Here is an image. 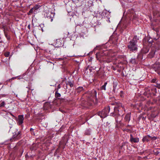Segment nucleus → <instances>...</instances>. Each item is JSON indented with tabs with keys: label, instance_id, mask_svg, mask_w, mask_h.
<instances>
[{
	"label": "nucleus",
	"instance_id": "1",
	"mask_svg": "<svg viewBox=\"0 0 160 160\" xmlns=\"http://www.w3.org/2000/svg\"><path fill=\"white\" fill-rule=\"evenodd\" d=\"M138 39L137 36H135L133 39L130 41L128 47L130 51H136L138 50V46L136 44Z\"/></svg>",
	"mask_w": 160,
	"mask_h": 160
},
{
	"label": "nucleus",
	"instance_id": "2",
	"mask_svg": "<svg viewBox=\"0 0 160 160\" xmlns=\"http://www.w3.org/2000/svg\"><path fill=\"white\" fill-rule=\"evenodd\" d=\"M110 110V107L108 106L107 107L105 108L104 109L102 110L101 111L98 112V115L101 118H102L106 117L109 112Z\"/></svg>",
	"mask_w": 160,
	"mask_h": 160
},
{
	"label": "nucleus",
	"instance_id": "3",
	"mask_svg": "<svg viewBox=\"0 0 160 160\" xmlns=\"http://www.w3.org/2000/svg\"><path fill=\"white\" fill-rule=\"evenodd\" d=\"M21 138V132H18L17 133H13L12 137L11 138V141L12 142L17 141Z\"/></svg>",
	"mask_w": 160,
	"mask_h": 160
},
{
	"label": "nucleus",
	"instance_id": "4",
	"mask_svg": "<svg viewBox=\"0 0 160 160\" xmlns=\"http://www.w3.org/2000/svg\"><path fill=\"white\" fill-rule=\"evenodd\" d=\"M40 7V6L38 5H36L32 8L31 9L28 13V15H31V14L33 13L36 14L37 13L38 9Z\"/></svg>",
	"mask_w": 160,
	"mask_h": 160
},
{
	"label": "nucleus",
	"instance_id": "5",
	"mask_svg": "<svg viewBox=\"0 0 160 160\" xmlns=\"http://www.w3.org/2000/svg\"><path fill=\"white\" fill-rule=\"evenodd\" d=\"M130 141L132 142H139V139L138 138H133L132 135V134H130Z\"/></svg>",
	"mask_w": 160,
	"mask_h": 160
},
{
	"label": "nucleus",
	"instance_id": "6",
	"mask_svg": "<svg viewBox=\"0 0 160 160\" xmlns=\"http://www.w3.org/2000/svg\"><path fill=\"white\" fill-rule=\"evenodd\" d=\"M24 119L23 115H19L18 116V123L19 125H21L22 124Z\"/></svg>",
	"mask_w": 160,
	"mask_h": 160
},
{
	"label": "nucleus",
	"instance_id": "7",
	"mask_svg": "<svg viewBox=\"0 0 160 160\" xmlns=\"http://www.w3.org/2000/svg\"><path fill=\"white\" fill-rule=\"evenodd\" d=\"M151 138L152 139H153V138L154 139H156V137H151L149 135H148L147 136H146L143 138L142 139V141L143 142H144L145 141L148 142L149 141V138Z\"/></svg>",
	"mask_w": 160,
	"mask_h": 160
},
{
	"label": "nucleus",
	"instance_id": "8",
	"mask_svg": "<svg viewBox=\"0 0 160 160\" xmlns=\"http://www.w3.org/2000/svg\"><path fill=\"white\" fill-rule=\"evenodd\" d=\"M124 119L126 121L129 122L130 120V114L129 113L127 114L125 116Z\"/></svg>",
	"mask_w": 160,
	"mask_h": 160
},
{
	"label": "nucleus",
	"instance_id": "9",
	"mask_svg": "<svg viewBox=\"0 0 160 160\" xmlns=\"http://www.w3.org/2000/svg\"><path fill=\"white\" fill-rule=\"evenodd\" d=\"M44 108L46 109H48L50 108V104L48 102H45L44 105Z\"/></svg>",
	"mask_w": 160,
	"mask_h": 160
},
{
	"label": "nucleus",
	"instance_id": "10",
	"mask_svg": "<svg viewBox=\"0 0 160 160\" xmlns=\"http://www.w3.org/2000/svg\"><path fill=\"white\" fill-rule=\"evenodd\" d=\"M155 53V51L154 50H153L149 53L148 57L150 58H152L154 56Z\"/></svg>",
	"mask_w": 160,
	"mask_h": 160
},
{
	"label": "nucleus",
	"instance_id": "11",
	"mask_svg": "<svg viewBox=\"0 0 160 160\" xmlns=\"http://www.w3.org/2000/svg\"><path fill=\"white\" fill-rule=\"evenodd\" d=\"M61 94L60 93H58V91H56L55 93V97L58 99H60V97H61Z\"/></svg>",
	"mask_w": 160,
	"mask_h": 160
},
{
	"label": "nucleus",
	"instance_id": "12",
	"mask_svg": "<svg viewBox=\"0 0 160 160\" xmlns=\"http://www.w3.org/2000/svg\"><path fill=\"white\" fill-rule=\"evenodd\" d=\"M107 13H108V11L106 10H104L102 11L101 15L104 17H107L106 15Z\"/></svg>",
	"mask_w": 160,
	"mask_h": 160
},
{
	"label": "nucleus",
	"instance_id": "13",
	"mask_svg": "<svg viewBox=\"0 0 160 160\" xmlns=\"http://www.w3.org/2000/svg\"><path fill=\"white\" fill-rule=\"evenodd\" d=\"M91 130L90 129H87L85 132L86 135H89L90 134Z\"/></svg>",
	"mask_w": 160,
	"mask_h": 160
},
{
	"label": "nucleus",
	"instance_id": "14",
	"mask_svg": "<svg viewBox=\"0 0 160 160\" xmlns=\"http://www.w3.org/2000/svg\"><path fill=\"white\" fill-rule=\"evenodd\" d=\"M107 84V82H105L104 83V84L103 85H102L101 87V90H106V87Z\"/></svg>",
	"mask_w": 160,
	"mask_h": 160
},
{
	"label": "nucleus",
	"instance_id": "15",
	"mask_svg": "<svg viewBox=\"0 0 160 160\" xmlns=\"http://www.w3.org/2000/svg\"><path fill=\"white\" fill-rule=\"evenodd\" d=\"M92 93L93 94V98H96L97 92L96 91L93 90L92 91Z\"/></svg>",
	"mask_w": 160,
	"mask_h": 160
},
{
	"label": "nucleus",
	"instance_id": "16",
	"mask_svg": "<svg viewBox=\"0 0 160 160\" xmlns=\"http://www.w3.org/2000/svg\"><path fill=\"white\" fill-rule=\"evenodd\" d=\"M155 71L157 72V73L160 75V65L158 67V68L155 69Z\"/></svg>",
	"mask_w": 160,
	"mask_h": 160
},
{
	"label": "nucleus",
	"instance_id": "17",
	"mask_svg": "<svg viewBox=\"0 0 160 160\" xmlns=\"http://www.w3.org/2000/svg\"><path fill=\"white\" fill-rule=\"evenodd\" d=\"M5 105V102L4 101L0 102V107H4Z\"/></svg>",
	"mask_w": 160,
	"mask_h": 160
},
{
	"label": "nucleus",
	"instance_id": "18",
	"mask_svg": "<svg viewBox=\"0 0 160 160\" xmlns=\"http://www.w3.org/2000/svg\"><path fill=\"white\" fill-rule=\"evenodd\" d=\"M154 154L156 155H158V154L160 152L159 151H158V150L157 149H155L153 151Z\"/></svg>",
	"mask_w": 160,
	"mask_h": 160
},
{
	"label": "nucleus",
	"instance_id": "19",
	"mask_svg": "<svg viewBox=\"0 0 160 160\" xmlns=\"http://www.w3.org/2000/svg\"><path fill=\"white\" fill-rule=\"evenodd\" d=\"M83 88L82 87H79L78 88V92H80L82 91L83 90Z\"/></svg>",
	"mask_w": 160,
	"mask_h": 160
},
{
	"label": "nucleus",
	"instance_id": "20",
	"mask_svg": "<svg viewBox=\"0 0 160 160\" xmlns=\"http://www.w3.org/2000/svg\"><path fill=\"white\" fill-rule=\"evenodd\" d=\"M68 84L71 87H72L73 86V83L71 82H68Z\"/></svg>",
	"mask_w": 160,
	"mask_h": 160
},
{
	"label": "nucleus",
	"instance_id": "21",
	"mask_svg": "<svg viewBox=\"0 0 160 160\" xmlns=\"http://www.w3.org/2000/svg\"><path fill=\"white\" fill-rule=\"evenodd\" d=\"M9 52H7L5 53V55L6 57H8L9 55Z\"/></svg>",
	"mask_w": 160,
	"mask_h": 160
},
{
	"label": "nucleus",
	"instance_id": "22",
	"mask_svg": "<svg viewBox=\"0 0 160 160\" xmlns=\"http://www.w3.org/2000/svg\"><path fill=\"white\" fill-rule=\"evenodd\" d=\"M156 81H157L156 79V78H154L152 80L151 82L153 83H155V82H156Z\"/></svg>",
	"mask_w": 160,
	"mask_h": 160
},
{
	"label": "nucleus",
	"instance_id": "23",
	"mask_svg": "<svg viewBox=\"0 0 160 160\" xmlns=\"http://www.w3.org/2000/svg\"><path fill=\"white\" fill-rule=\"evenodd\" d=\"M115 120L117 123H118V122H119L121 121L120 120L118 121V119L116 118V117H115Z\"/></svg>",
	"mask_w": 160,
	"mask_h": 160
},
{
	"label": "nucleus",
	"instance_id": "24",
	"mask_svg": "<svg viewBox=\"0 0 160 160\" xmlns=\"http://www.w3.org/2000/svg\"><path fill=\"white\" fill-rule=\"evenodd\" d=\"M17 78V77H12V78H11V79H12V80H13V79H16V78Z\"/></svg>",
	"mask_w": 160,
	"mask_h": 160
},
{
	"label": "nucleus",
	"instance_id": "25",
	"mask_svg": "<svg viewBox=\"0 0 160 160\" xmlns=\"http://www.w3.org/2000/svg\"><path fill=\"white\" fill-rule=\"evenodd\" d=\"M28 28L29 29H30V25H28Z\"/></svg>",
	"mask_w": 160,
	"mask_h": 160
},
{
	"label": "nucleus",
	"instance_id": "26",
	"mask_svg": "<svg viewBox=\"0 0 160 160\" xmlns=\"http://www.w3.org/2000/svg\"><path fill=\"white\" fill-rule=\"evenodd\" d=\"M57 42L56 43H57L58 42H60V40L59 39L57 40Z\"/></svg>",
	"mask_w": 160,
	"mask_h": 160
},
{
	"label": "nucleus",
	"instance_id": "27",
	"mask_svg": "<svg viewBox=\"0 0 160 160\" xmlns=\"http://www.w3.org/2000/svg\"><path fill=\"white\" fill-rule=\"evenodd\" d=\"M60 88V85H59L58 86V88Z\"/></svg>",
	"mask_w": 160,
	"mask_h": 160
},
{
	"label": "nucleus",
	"instance_id": "28",
	"mask_svg": "<svg viewBox=\"0 0 160 160\" xmlns=\"http://www.w3.org/2000/svg\"><path fill=\"white\" fill-rule=\"evenodd\" d=\"M32 130H33V129L32 128H31L30 129V131H32Z\"/></svg>",
	"mask_w": 160,
	"mask_h": 160
},
{
	"label": "nucleus",
	"instance_id": "29",
	"mask_svg": "<svg viewBox=\"0 0 160 160\" xmlns=\"http://www.w3.org/2000/svg\"><path fill=\"white\" fill-rule=\"evenodd\" d=\"M121 117V116H120V115H118V117Z\"/></svg>",
	"mask_w": 160,
	"mask_h": 160
},
{
	"label": "nucleus",
	"instance_id": "30",
	"mask_svg": "<svg viewBox=\"0 0 160 160\" xmlns=\"http://www.w3.org/2000/svg\"><path fill=\"white\" fill-rule=\"evenodd\" d=\"M98 54H98V53H97V54H96V56H97L98 55Z\"/></svg>",
	"mask_w": 160,
	"mask_h": 160
},
{
	"label": "nucleus",
	"instance_id": "31",
	"mask_svg": "<svg viewBox=\"0 0 160 160\" xmlns=\"http://www.w3.org/2000/svg\"><path fill=\"white\" fill-rule=\"evenodd\" d=\"M158 87L159 88H160V85H159Z\"/></svg>",
	"mask_w": 160,
	"mask_h": 160
},
{
	"label": "nucleus",
	"instance_id": "32",
	"mask_svg": "<svg viewBox=\"0 0 160 160\" xmlns=\"http://www.w3.org/2000/svg\"><path fill=\"white\" fill-rule=\"evenodd\" d=\"M11 114V115L12 116H13L12 114Z\"/></svg>",
	"mask_w": 160,
	"mask_h": 160
},
{
	"label": "nucleus",
	"instance_id": "33",
	"mask_svg": "<svg viewBox=\"0 0 160 160\" xmlns=\"http://www.w3.org/2000/svg\"><path fill=\"white\" fill-rule=\"evenodd\" d=\"M158 160H160V158H159Z\"/></svg>",
	"mask_w": 160,
	"mask_h": 160
},
{
	"label": "nucleus",
	"instance_id": "34",
	"mask_svg": "<svg viewBox=\"0 0 160 160\" xmlns=\"http://www.w3.org/2000/svg\"><path fill=\"white\" fill-rule=\"evenodd\" d=\"M61 44H60V45H62V44L61 43V42H60Z\"/></svg>",
	"mask_w": 160,
	"mask_h": 160
}]
</instances>
